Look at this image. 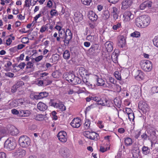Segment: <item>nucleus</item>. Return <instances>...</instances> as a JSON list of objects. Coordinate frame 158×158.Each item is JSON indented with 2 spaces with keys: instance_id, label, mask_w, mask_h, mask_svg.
Returning <instances> with one entry per match:
<instances>
[{
  "instance_id": "1",
  "label": "nucleus",
  "mask_w": 158,
  "mask_h": 158,
  "mask_svg": "<svg viewBox=\"0 0 158 158\" xmlns=\"http://www.w3.org/2000/svg\"><path fill=\"white\" fill-rule=\"evenodd\" d=\"M140 64L142 69L146 71H150L152 68V62L149 60H142Z\"/></svg>"
},
{
  "instance_id": "2",
  "label": "nucleus",
  "mask_w": 158,
  "mask_h": 158,
  "mask_svg": "<svg viewBox=\"0 0 158 158\" xmlns=\"http://www.w3.org/2000/svg\"><path fill=\"white\" fill-rule=\"evenodd\" d=\"M19 143L21 146L23 148H27L30 145L31 140L30 138L27 136H23L19 138Z\"/></svg>"
},
{
  "instance_id": "3",
  "label": "nucleus",
  "mask_w": 158,
  "mask_h": 158,
  "mask_svg": "<svg viewBox=\"0 0 158 158\" xmlns=\"http://www.w3.org/2000/svg\"><path fill=\"white\" fill-rule=\"evenodd\" d=\"M72 38V34L71 30L69 29H67L65 35L62 38L65 45H68Z\"/></svg>"
},
{
  "instance_id": "4",
  "label": "nucleus",
  "mask_w": 158,
  "mask_h": 158,
  "mask_svg": "<svg viewBox=\"0 0 158 158\" xmlns=\"http://www.w3.org/2000/svg\"><path fill=\"white\" fill-rule=\"evenodd\" d=\"M84 135L86 137L91 140H97L99 139L98 134L94 132L86 131L84 133Z\"/></svg>"
},
{
  "instance_id": "5",
  "label": "nucleus",
  "mask_w": 158,
  "mask_h": 158,
  "mask_svg": "<svg viewBox=\"0 0 158 158\" xmlns=\"http://www.w3.org/2000/svg\"><path fill=\"white\" fill-rule=\"evenodd\" d=\"M15 147V142L9 139L6 140L4 143V148L8 150H13Z\"/></svg>"
},
{
  "instance_id": "6",
  "label": "nucleus",
  "mask_w": 158,
  "mask_h": 158,
  "mask_svg": "<svg viewBox=\"0 0 158 158\" xmlns=\"http://www.w3.org/2000/svg\"><path fill=\"white\" fill-rule=\"evenodd\" d=\"M48 95V93L46 92H40L39 94L38 95L31 94L30 95V97L31 98L38 100L46 98L47 97Z\"/></svg>"
},
{
  "instance_id": "7",
  "label": "nucleus",
  "mask_w": 158,
  "mask_h": 158,
  "mask_svg": "<svg viewBox=\"0 0 158 158\" xmlns=\"http://www.w3.org/2000/svg\"><path fill=\"white\" fill-rule=\"evenodd\" d=\"M123 20L124 22H128L131 19H133L134 15L129 11H125L123 15Z\"/></svg>"
},
{
  "instance_id": "8",
  "label": "nucleus",
  "mask_w": 158,
  "mask_h": 158,
  "mask_svg": "<svg viewBox=\"0 0 158 158\" xmlns=\"http://www.w3.org/2000/svg\"><path fill=\"white\" fill-rule=\"evenodd\" d=\"M100 50V49L99 44H95L92 45L90 48L88 50V52L89 53L93 55L95 53H98Z\"/></svg>"
},
{
  "instance_id": "9",
  "label": "nucleus",
  "mask_w": 158,
  "mask_h": 158,
  "mask_svg": "<svg viewBox=\"0 0 158 158\" xmlns=\"http://www.w3.org/2000/svg\"><path fill=\"white\" fill-rule=\"evenodd\" d=\"M60 154L64 157H70L71 154L69 150L66 148H61L59 151Z\"/></svg>"
},
{
  "instance_id": "10",
  "label": "nucleus",
  "mask_w": 158,
  "mask_h": 158,
  "mask_svg": "<svg viewBox=\"0 0 158 158\" xmlns=\"http://www.w3.org/2000/svg\"><path fill=\"white\" fill-rule=\"evenodd\" d=\"M57 137L58 139L62 142L65 143L67 141V134L65 131L60 132L58 134Z\"/></svg>"
},
{
  "instance_id": "11",
  "label": "nucleus",
  "mask_w": 158,
  "mask_h": 158,
  "mask_svg": "<svg viewBox=\"0 0 158 158\" xmlns=\"http://www.w3.org/2000/svg\"><path fill=\"white\" fill-rule=\"evenodd\" d=\"M81 124V119L78 118H74L70 123V124L73 127L76 128L80 127Z\"/></svg>"
},
{
  "instance_id": "12",
  "label": "nucleus",
  "mask_w": 158,
  "mask_h": 158,
  "mask_svg": "<svg viewBox=\"0 0 158 158\" xmlns=\"http://www.w3.org/2000/svg\"><path fill=\"white\" fill-rule=\"evenodd\" d=\"M133 3L132 0H123L121 3V9L125 10L131 6Z\"/></svg>"
},
{
  "instance_id": "13",
  "label": "nucleus",
  "mask_w": 158,
  "mask_h": 158,
  "mask_svg": "<svg viewBox=\"0 0 158 158\" xmlns=\"http://www.w3.org/2000/svg\"><path fill=\"white\" fill-rule=\"evenodd\" d=\"M156 131L152 129H150L148 131V138L150 140L152 143L151 146L152 145V141H154L156 139L155 135Z\"/></svg>"
},
{
  "instance_id": "14",
  "label": "nucleus",
  "mask_w": 158,
  "mask_h": 158,
  "mask_svg": "<svg viewBox=\"0 0 158 158\" xmlns=\"http://www.w3.org/2000/svg\"><path fill=\"white\" fill-rule=\"evenodd\" d=\"M143 28L147 27L150 24V19L147 15H141Z\"/></svg>"
},
{
  "instance_id": "15",
  "label": "nucleus",
  "mask_w": 158,
  "mask_h": 158,
  "mask_svg": "<svg viewBox=\"0 0 158 158\" xmlns=\"http://www.w3.org/2000/svg\"><path fill=\"white\" fill-rule=\"evenodd\" d=\"M53 99H51V105L54 108H59V109H66L65 106L62 102H59L58 103L53 102Z\"/></svg>"
},
{
  "instance_id": "16",
  "label": "nucleus",
  "mask_w": 158,
  "mask_h": 158,
  "mask_svg": "<svg viewBox=\"0 0 158 158\" xmlns=\"http://www.w3.org/2000/svg\"><path fill=\"white\" fill-rule=\"evenodd\" d=\"M75 75L72 73H68L64 76L66 81H68L69 83L72 84L73 79H74Z\"/></svg>"
},
{
  "instance_id": "17",
  "label": "nucleus",
  "mask_w": 158,
  "mask_h": 158,
  "mask_svg": "<svg viewBox=\"0 0 158 158\" xmlns=\"http://www.w3.org/2000/svg\"><path fill=\"white\" fill-rule=\"evenodd\" d=\"M152 3L149 1H145L142 3L140 6V8L141 10H143L146 7L149 8L152 6Z\"/></svg>"
},
{
  "instance_id": "18",
  "label": "nucleus",
  "mask_w": 158,
  "mask_h": 158,
  "mask_svg": "<svg viewBox=\"0 0 158 158\" xmlns=\"http://www.w3.org/2000/svg\"><path fill=\"white\" fill-rule=\"evenodd\" d=\"M74 18L75 21L78 22L82 21L83 19V15L79 12H76L74 13Z\"/></svg>"
},
{
  "instance_id": "19",
  "label": "nucleus",
  "mask_w": 158,
  "mask_h": 158,
  "mask_svg": "<svg viewBox=\"0 0 158 158\" xmlns=\"http://www.w3.org/2000/svg\"><path fill=\"white\" fill-rule=\"evenodd\" d=\"M106 49L108 52H111L113 50V43L110 41H107L105 44Z\"/></svg>"
},
{
  "instance_id": "20",
  "label": "nucleus",
  "mask_w": 158,
  "mask_h": 158,
  "mask_svg": "<svg viewBox=\"0 0 158 158\" xmlns=\"http://www.w3.org/2000/svg\"><path fill=\"white\" fill-rule=\"evenodd\" d=\"M135 23L138 27L142 28H143L141 16L135 19Z\"/></svg>"
},
{
  "instance_id": "21",
  "label": "nucleus",
  "mask_w": 158,
  "mask_h": 158,
  "mask_svg": "<svg viewBox=\"0 0 158 158\" xmlns=\"http://www.w3.org/2000/svg\"><path fill=\"white\" fill-rule=\"evenodd\" d=\"M88 17L90 20L93 21L97 20L98 19L97 15L93 11L89 12Z\"/></svg>"
},
{
  "instance_id": "22",
  "label": "nucleus",
  "mask_w": 158,
  "mask_h": 158,
  "mask_svg": "<svg viewBox=\"0 0 158 158\" xmlns=\"http://www.w3.org/2000/svg\"><path fill=\"white\" fill-rule=\"evenodd\" d=\"M125 43L126 40L124 37L123 36L120 37L118 40V46L122 48L125 46Z\"/></svg>"
},
{
  "instance_id": "23",
  "label": "nucleus",
  "mask_w": 158,
  "mask_h": 158,
  "mask_svg": "<svg viewBox=\"0 0 158 158\" xmlns=\"http://www.w3.org/2000/svg\"><path fill=\"white\" fill-rule=\"evenodd\" d=\"M15 153V155L18 156L20 157H22L25 155L26 151L23 149H19L16 151Z\"/></svg>"
},
{
  "instance_id": "24",
  "label": "nucleus",
  "mask_w": 158,
  "mask_h": 158,
  "mask_svg": "<svg viewBox=\"0 0 158 158\" xmlns=\"http://www.w3.org/2000/svg\"><path fill=\"white\" fill-rule=\"evenodd\" d=\"M10 133L12 135H15L19 133L18 130L15 126H12L10 127Z\"/></svg>"
},
{
  "instance_id": "25",
  "label": "nucleus",
  "mask_w": 158,
  "mask_h": 158,
  "mask_svg": "<svg viewBox=\"0 0 158 158\" xmlns=\"http://www.w3.org/2000/svg\"><path fill=\"white\" fill-rule=\"evenodd\" d=\"M79 72L80 74L82 77L88 75L87 70L85 69L83 67H81L80 68L79 70Z\"/></svg>"
},
{
  "instance_id": "26",
  "label": "nucleus",
  "mask_w": 158,
  "mask_h": 158,
  "mask_svg": "<svg viewBox=\"0 0 158 158\" xmlns=\"http://www.w3.org/2000/svg\"><path fill=\"white\" fill-rule=\"evenodd\" d=\"M137 75H135V78L138 80H142L143 78V73L140 71L138 70L136 71Z\"/></svg>"
},
{
  "instance_id": "27",
  "label": "nucleus",
  "mask_w": 158,
  "mask_h": 158,
  "mask_svg": "<svg viewBox=\"0 0 158 158\" xmlns=\"http://www.w3.org/2000/svg\"><path fill=\"white\" fill-rule=\"evenodd\" d=\"M138 107L139 109H146L148 108V106L146 102L141 101L139 102Z\"/></svg>"
},
{
  "instance_id": "28",
  "label": "nucleus",
  "mask_w": 158,
  "mask_h": 158,
  "mask_svg": "<svg viewBox=\"0 0 158 158\" xmlns=\"http://www.w3.org/2000/svg\"><path fill=\"white\" fill-rule=\"evenodd\" d=\"M124 111L125 112L128 114V117L130 121H131V120H134L135 117L132 110H130L128 112L127 111V110L125 109V111Z\"/></svg>"
},
{
  "instance_id": "29",
  "label": "nucleus",
  "mask_w": 158,
  "mask_h": 158,
  "mask_svg": "<svg viewBox=\"0 0 158 158\" xmlns=\"http://www.w3.org/2000/svg\"><path fill=\"white\" fill-rule=\"evenodd\" d=\"M99 105H101L103 106L106 105L105 103H104L103 101L101 100H99V101H98L97 103L93 104H91L90 106H89L88 108L89 107L90 108H95Z\"/></svg>"
},
{
  "instance_id": "30",
  "label": "nucleus",
  "mask_w": 158,
  "mask_h": 158,
  "mask_svg": "<svg viewBox=\"0 0 158 158\" xmlns=\"http://www.w3.org/2000/svg\"><path fill=\"white\" fill-rule=\"evenodd\" d=\"M124 141L125 145L127 146H130L132 143V139L129 137L124 138Z\"/></svg>"
},
{
  "instance_id": "31",
  "label": "nucleus",
  "mask_w": 158,
  "mask_h": 158,
  "mask_svg": "<svg viewBox=\"0 0 158 158\" xmlns=\"http://www.w3.org/2000/svg\"><path fill=\"white\" fill-rule=\"evenodd\" d=\"M150 149L148 147L143 146L142 148V153L144 155H147L150 153Z\"/></svg>"
},
{
  "instance_id": "32",
  "label": "nucleus",
  "mask_w": 158,
  "mask_h": 158,
  "mask_svg": "<svg viewBox=\"0 0 158 158\" xmlns=\"http://www.w3.org/2000/svg\"><path fill=\"white\" fill-rule=\"evenodd\" d=\"M81 80L79 77L75 76L74 79H73V81L72 83L73 85H77L80 84L81 83Z\"/></svg>"
},
{
  "instance_id": "33",
  "label": "nucleus",
  "mask_w": 158,
  "mask_h": 158,
  "mask_svg": "<svg viewBox=\"0 0 158 158\" xmlns=\"http://www.w3.org/2000/svg\"><path fill=\"white\" fill-rule=\"evenodd\" d=\"M70 56V53L68 50H65L63 54V58L66 60L68 59Z\"/></svg>"
},
{
  "instance_id": "34",
  "label": "nucleus",
  "mask_w": 158,
  "mask_h": 158,
  "mask_svg": "<svg viewBox=\"0 0 158 158\" xmlns=\"http://www.w3.org/2000/svg\"><path fill=\"white\" fill-rule=\"evenodd\" d=\"M90 121L88 119H86L84 123V127L86 129H88L90 127Z\"/></svg>"
},
{
  "instance_id": "35",
  "label": "nucleus",
  "mask_w": 158,
  "mask_h": 158,
  "mask_svg": "<svg viewBox=\"0 0 158 158\" xmlns=\"http://www.w3.org/2000/svg\"><path fill=\"white\" fill-rule=\"evenodd\" d=\"M97 81L98 85L102 86L104 87H105L106 85H105V81H103L102 78H98L97 79Z\"/></svg>"
},
{
  "instance_id": "36",
  "label": "nucleus",
  "mask_w": 158,
  "mask_h": 158,
  "mask_svg": "<svg viewBox=\"0 0 158 158\" xmlns=\"http://www.w3.org/2000/svg\"><path fill=\"white\" fill-rule=\"evenodd\" d=\"M110 16V14L108 10H105L103 13V18L105 20H107Z\"/></svg>"
},
{
  "instance_id": "37",
  "label": "nucleus",
  "mask_w": 158,
  "mask_h": 158,
  "mask_svg": "<svg viewBox=\"0 0 158 158\" xmlns=\"http://www.w3.org/2000/svg\"><path fill=\"white\" fill-rule=\"evenodd\" d=\"M59 59V55L56 54H54L52 57V61L53 63L57 61Z\"/></svg>"
},
{
  "instance_id": "38",
  "label": "nucleus",
  "mask_w": 158,
  "mask_h": 158,
  "mask_svg": "<svg viewBox=\"0 0 158 158\" xmlns=\"http://www.w3.org/2000/svg\"><path fill=\"white\" fill-rule=\"evenodd\" d=\"M38 109H47V107L45 104L42 102H39L37 104Z\"/></svg>"
},
{
  "instance_id": "39",
  "label": "nucleus",
  "mask_w": 158,
  "mask_h": 158,
  "mask_svg": "<svg viewBox=\"0 0 158 158\" xmlns=\"http://www.w3.org/2000/svg\"><path fill=\"white\" fill-rule=\"evenodd\" d=\"M65 32V30L64 29H62L60 31H59V34L58 35L62 39L63 37L64 36Z\"/></svg>"
},
{
  "instance_id": "40",
  "label": "nucleus",
  "mask_w": 158,
  "mask_h": 158,
  "mask_svg": "<svg viewBox=\"0 0 158 158\" xmlns=\"http://www.w3.org/2000/svg\"><path fill=\"white\" fill-rule=\"evenodd\" d=\"M35 119L36 120L42 121L44 119V116L41 114L37 115L35 117Z\"/></svg>"
},
{
  "instance_id": "41",
  "label": "nucleus",
  "mask_w": 158,
  "mask_h": 158,
  "mask_svg": "<svg viewBox=\"0 0 158 158\" xmlns=\"http://www.w3.org/2000/svg\"><path fill=\"white\" fill-rule=\"evenodd\" d=\"M119 11L118 9L116 7H113L112 8V11L111 13V14H119Z\"/></svg>"
},
{
  "instance_id": "42",
  "label": "nucleus",
  "mask_w": 158,
  "mask_h": 158,
  "mask_svg": "<svg viewBox=\"0 0 158 158\" xmlns=\"http://www.w3.org/2000/svg\"><path fill=\"white\" fill-rule=\"evenodd\" d=\"M154 45L158 48V36L155 37L152 40Z\"/></svg>"
},
{
  "instance_id": "43",
  "label": "nucleus",
  "mask_w": 158,
  "mask_h": 158,
  "mask_svg": "<svg viewBox=\"0 0 158 158\" xmlns=\"http://www.w3.org/2000/svg\"><path fill=\"white\" fill-rule=\"evenodd\" d=\"M140 33L139 32L135 31L131 33V35L133 37H139L140 36Z\"/></svg>"
},
{
  "instance_id": "44",
  "label": "nucleus",
  "mask_w": 158,
  "mask_h": 158,
  "mask_svg": "<svg viewBox=\"0 0 158 158\" xmlns=\"http://www.w3.org/2000/svg\"><path fill=\"white\" fill-rule=\"evenodd\" d=\"M114 73L116 78L118 80H120L121 79V77L120 73L118 71H115Z\"/></svg>"
},
{
  "instance_id": "45",
  "label": "nucleus",
  "mask_w": 158,
  "mask_h": 158,
  "mask_svg": "<svg viewBox=\"0 0 158 158\" xmlns=\"http://www.w3.org/2000/svg\"><path fill=\"white\" fill-rule=\"evenodd\" d=\"M110 149V147H105L102 146H101L100 148V151L102 152H104Z\"/></svg>"
},
{
  "instance_id": "46",
  "label": "nucleus",
  "mask_w": 158,
  "mask_h": 158,
  "mask_svg": "<svg viewBox=\"0 0 158 158\" xmlns=\"http://www.w3.org/2000/svg\"><path fill=\"white\" fill-rule=\"evenodd\" d=\"M82 3L85 5H89L91 2V0H81Z\"/></svg>"
},
{
  "instance_id": "47",
  "label": "nucleus",
  "mask_w": 158,
  "mask_h": 158,
  "mask_svg": "<svg viewBox=\"0 0 158 158\" xmlns=\"http://www.w3.org/2000/svg\"><path fill=\"white\" fill-rule=\"evenodd\" d=\"M26 65L25 64L24 62L21 63L18 66H14L13 67L15 68L16 67L17 68L19 67L20 69H23L24 68V67Z\"/></svg>"
},
{
  "instance_id": "48",
  "label": "nucleus",
  "mask_w": 158,
  "mask_h": 158,
  "mask_svg": "<svg viewBox=\"0 0 158 158\" xmlns=\"http://www.w3.org/2000/svg\"><path fill=\"white\" fill-rule=\"evenodd\" d=\"M151 91L153 94H158V87L154 86L152 87L151 89Z\"/></svg>"
},
{
  "instance_id": "49",
  "label": "nucleus",
  "mask_w": 158,
  "mask_h": 158,
  "mask_svg": "<svg viewBox=\"0 0 158 158\" xmlns=\"http://www.w3.org/2000/svg\"><path fill=\"white\" fill-rule=\"evenodd\" d=\"M47 25L48 24L42 26L40 29V31L41 33H43L48 28V27L47 26Z\"/></svg>"
},
{
  "instance_id": "50",
  "label": "nucleus",
  "mask_w": 158,
  "mask_h": 158,
  "mask_svg": "<svg viewBox=\"0 0 158 158\" xmlns=\"http://www.w3.org/2000/svg\"><path fill=\"white\" fill-rule=\"evenodd\" d=\"M46 40V39L45 38L43 39L42 40V42H43V45H44L46 47H48V44L49 43V41Z\"/></svg>"
},
{
  "instance_id": "51",
  "label": "nucleus",
  "mask_w": 158,
  "mask_h": 158,
  "mask_svg": "<svg viewBox=\"0 0 158 158\" xmlns=\"http://www.w3.org/2000/svg\"><path fill=\"white\" fill-rule=\"evenodd\" d=\"M114 102L115 105L118 108H120L121 107V103L119 101H118L117 100L115 99L114 100Z\"/></svg>"
},
{
  "instance_id": "52",
  "label": "nucleus",
  "mask_w": 158,
  "mask_h": 158,
  "mask_svg": "<svg viewBox=\"0 0 158 158\" xmlns=\"http://www.w3.org/2000/svg\"><path fill=\"white\" fill-rule=\"evenodd\" d=\"M97 125L99 128H103L104 127L103 122L102 121H98L97 123Z\"/></svg>"
},
{
  "instance_id": "53",
  "label": "nucleus",
  "mask_w": 158,
  "mask_h": 158,
  "mask_svg": "<svg viewBox=\"0 0 158 158\" xmlns=\"http://www.w3.org/2000/svg\"><path fill=\"white\" fill-rule=\"evenodd\" d=\"M94 37L93 35H88L86 38L90 42H93L94 40Z\"/></svg>"
},
{
  "instance_id": "54",
  "label": "nucleus",
  "mask_w": 158,
  "mask_h": 158,
  "mask_svg": "<svg viewBox=\"0 0 158 158\" xmlns=\"http://www.w3.org/2000/svg\"><path fill=\"white\" fill-rule=\"evenodd\" d=\"M21 42L24 44H27L28 42V40L27 37H23V38L21 40Z\"/></svg>"
},
{
  "instance_id": "55",
  "label": "nucleus",
  "mask_w": 158,
  "mask_h": 158,
  "mask_svg": "<svg viewBox=\"0 0 158 158\" xmlns=\"http://www.w3.org/2000/svg\"><path fill=\"white\" fill-rule=\"evenodd\" d=\"M24 84L23 82L22 81L17 82L15 85L18 88L22 86Z\"/></svg>"
},
{
  "instance_id": "56",
  "label": "nucleus",
  "mask_w": 158,
  "mask_h": 158,
  "mask_svg": "<svg viewBox=\"0 0 158 158\" xmlns=\"http://www.w3.org/2000/svg\"><path fill=\"white\" fill-rule=\"evenodd\" d=\"M82 81L87 86H92V85L91 84H90V83L87 80V79H86L85 78L83 79Z\"/></svg>"
},
{
  "instance_id": "57",
  "label": "nucleus",
  "mask_w": 158,
  "mask_h": 158,
  "mask_svg": "<svg viewBox=\"0 0 158 158\" xmlns=\"http://www.w3.org/2000/svg\"><path fill=\"white\" fill-rule=\"evenodd\" d=\"M119 14H111V15L113 17V19L114 20L116 21L118 19Z\"/></svg>"
},
{
  "instance_id": "58",
  "label": "nucleus",
  "mask_w": 158,
  "mask_h": 158,
  "mask_svg": "<svg viewBox=\"0 0 158 158\" xmlns=\"http://www.w3.org/2000/svg\"><path fill=\"white\" fill-rule=\"evenodd\" d=\"M58 72L57 71H54L52 73V76L55 78H57L58 77Z\"/></svg>"
},
{
  "instance_id": "59",
  "label": "nucleus",
  "mask_w": 158,
  "mask_h": 158,
  "mask_svg": "<svg viewBox=\"0 0 158 158\" xmlns=\"http://www.w3.org/2000/svg\"><path fill=\"white\" fill-rule=\"evenodd\" d=\"M121 26V24L120 23H118L117 25H114L113 27V28L114 30H116L118 28L120 27Z\"/></svg>"
},
{
  "instance_id": "60",
  "label": "nucleus",
  "mask_w": 158,
  "mask_h": 158,
  "mask_svg": "<svg viewBox=\"0 0 158 158\" xmlns=\"http://www.w3.org/2000/svg\"><path fill=\"white\" fill-rule=\"evenodd\" d=\"M31 112L29 110H24V114H23V117L27 116L29 115Z\"/></svg>"
},
{
  "instance_id": "61",
  "label": "nucleus",
  "mask_w": 158,
  "mask_h": 158,
  "mask_svg": "<svg viewBox=\"0 0 158 158\" xmlns=\"http://www.w3.org/2000/svg\"><path fill=\"white\" fill-rule=\"evenodd\" d=\"M92 100L96 101L97 102L98 101H99V100H101V99L100 98L98 97H92Z\"/></svg>"
},
{
  "instance_id": "62",
  "label": "nucleus",
  "mask_w": 158,
  "mask_h": 158,
  "mask_svg": "<svg viewBox=\"0 0 158 158\" xmlns=\"http://www.w3.org/2000/svg\"><path fill=\"white\" fill-rule=\"evenodd\" d=\"M50 14L53 16L56 15L57 13V11L55 9H52L50 11Z\"/></svg>"
},
{
  "instance_id": "63",
  "label": "nucleus",
  "mask_w": 158,
  "mask_h": 158,
  "mask_svg": "<svg viewBox=\"0 0 158 158\" xmlns=\"http://www.w3.org/2000/svg\"><path fill=\"white\" fill-rule=\"evenodd\" d=\"M141 134L140 131H137L135 132V137L136 138L138 139L140 135Z\"/></svg>"
},
{
  "instance_id": "64",
  "label": "nucleus",
  "mask_w": 158,
  "mask_h": 158,
  "mask_svg": "<svg viewBox=\"0 0 158 158\" xmlns=\"http://www.w3.org/2000/svg\"><path fill=\"white\" fill-rule=\"evenodd\" d=\"M0 158H6V153L3 152H0Z\"/></svg>"
}]
</instances>
